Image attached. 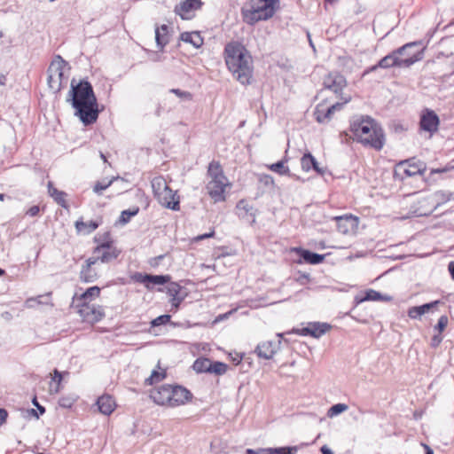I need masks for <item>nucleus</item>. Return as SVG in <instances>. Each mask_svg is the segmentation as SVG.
I'll return each mask as SVG.
<instances>
[{
  "label": "nucleus",
  "instance_id": "obj_1",
  "mask_svg": "<svg viewBox=\"0 0 454 454\" xmlns=\"http://www.w3.org/2000/svg\"><path fill=\"white\" fill-rule=\"evenodd\" d=\"M67 101L71 103L75 110V116H78L85 126L97 121L99 114L98 105L90 82L82 80L74 84V80H72Z\"/></svg>",
  "mask_w": 454,
  "mask_h": 454
},
{
  "label": "nucleus",
  "instance_id": "obj_2",
  "mask_svg": "<svg viewBox=\"0 0 454 454\" xmlns=\"http://www.w3.org/2000/svg\"><path fill=\"white\" fill-rule=\"evenodd\" d=\"M350 131L356 140L377 151L385 145V134L381 125L369 115H356L350 121Z\"/></svg>",
  "mask_w": 454,
  "mask_h": 454
},
{
  "label": "nucleus",
  "instance_id": "obj_3",
  "mask_svg": "<svg viewBox=\"0 0 454 454\" xmlns=\"http://www.w3.org/2000/svg\"><path fill=\"white\" fill-rule=\"evenodd\" d=\"M224 59L228 69L242 84L251 83L253 59L249 51L239 43H230L224 49Z\"/></svg>",
  "mask_w": 454,
  "mask_h": 454
},
{
  "label": "nucleus",
  "instance_id": "obj_4",
  "mask_svg": "<svg viewBox=\"0 0 454 454\" xmlns=\"http://www.w3.org/2000/svg\"><path fill=\"white\" fill-rule=\"evenodd\" d=\"M421 41H414L394 50L389 54L382 58L376 65L372 66L364 70L363 76H365L371 72L376 71L378 68H390V67H410L414 63L422 59V51L409 55L407 58H401L404 51L415 47H419Z\"/></svg>",
  "mask_w": 454,
  "mask_h": 454
},
{
  "label": "nucleus",
  "instance_id": "obj_5",
  "mask_svg": "<svg viewBox=\"0 0 454 454\" xmlns=\"http://www.w3.org/2000/svg\"><path fill=\"white\" fill-rule=\"evenodd\" d=\"M278 0H251L250 8L243 7L241 14L246 23L254 25L270 19L276 12Z\"/></svg>",
  "mask_w": 454,
  "mask_h": 454
},
{
  "label": "nucleus",
  "instance_id": "obj_6",
  "mask_svg": "<svg viewBox=\"0 0 454 454\" xmlns=\"http://www.w3.org/2000/svg\"><path fill=\"white\" fill-rule=\"evenodd\" d=\"M207 174L211 178L207 184L208 195L215 202L224 201L225 188L229 183L219 162L212 161L208 166Z\"/></svg>",
  "mask_w": 454,
  "mask_h": 454
},
{
  "label": "nucleus",
  "instance_id": "obj_7",
  "mask_svg": "<svg viewBox=\"0 0 454 454\" xmlns=\"http://www.w3.org/2000/svg\"><path fill=\"white\" fill-rule=\"evenodd\" d=\"M152 188L155 198L162 207L174 211L180 209L179 196L167 184L163 177L153 178Z\"/></svg>",
  "mask_w": 454,
  "mask_h": 454
},
{
  "label": "nucleus",
  "instance_id": "obj_8",
  "mask_svg": "<svg viewBox=\"0 0 454 454\" xmlns=\"http://www.w3.org/2000/svg\"><path fill=\"white\" fill-rule=\"evenodd\" d=\"M67 64L59 55H57L48 67L47 82L53 93H58L67 82V78L64 76V67Z\"/></svg>",
  "mask_w": 454,
  "mask_h": 454
},
{
  "label": "nucleus",
  "instance_id": "obj_9",
  "mask_svg": "<svg viewBox=\"0 0 454 454\" xmlns=\"http://www.w3.org/2000/svg\"><path fill=\"white\" fill-rule=\"evenodd\" d=\"M78 310L77 312L84 322L94 324L100 321L104 316V309L101 306L90 304V302L85 303H74Z\"/></svg>",
  "mask_w": 454,
  "mask_h": 454
},
{
  "label": "nucleus",
  "instance_id": "obj_10",
  "mask_svg": "<svg viewBox=\"0 0 454 454\" xmlns=\"http://www.w3.org/2000/svg\"><path fill=\"white\" fill-rule=\"evenodd\" d=\"M120 253L121 251L115 247H113L110 242H104L94 249L90 258H94L96 263L98 262L108 263L115 260Z\"/></svg>",
  "mask_w": 454,
  "mask_h": 454
},
{
  "label": "nucleus",
  "instance_id": "obj_11",
  "mask_svg": "<svg viewBox=\"0 0 454 454\" xmlns=\"http://www.w3.org/2000/svg\"><path fill=\"white\" fill-rule=\"evenodd\" d=\"M440 125V119L434 111L426 108L422 111L419 119V129L429 134L432 137L433 134L438 131Z\"/></svg>",
  "mask_w": 454,
  "mask_h": 454
},
{
  "label": "nucleus",
  "instance_id": "obj_12",
  "mask_svg": "<svg viewBox=\"0 0 454 454\" xmlns=\"http://www.w3.org/2000/svg\"><path fill=\"white\" fill-rule=\"evenodd\" d=\"M133 281L144 284L147 289H152L153 286H163L170 282L169 275H152L136 272L131 276Z\"/></svg>",
  "mask_w": 454,
  "mask_h": 454
},
{
  "label": "nucleus",
  "instance_id": "obj_13",
  "mask_svg": "<svg viewBox=\"0 0 454 454\" xmlns=\"http://www.w3.org/2000/svg\"><path fill=\"white\" fill-rule=\"evenodd\" d=\"M323 85L325 89L332 90L340 97L342 90L347 86V81L340 73L332 72L324 78Z\"/></svg>",
  "mask_w": 454,
  "mask_h": 454
},
{
  "label": "nucleus",
  "instance_id": "obj_14",
  "mask_svg": "<svg viewBox=\"0 0 454 454\" xmlns=\"http://www.w3.org/2000/svg\"><path fill=\"white\" fill-rule=\"evenodd\" d=\"M407 166L403 168V175L401 176V179L404 177L414 176L417 175H423L426 170V166L422 161H414V158L402 160L397 165V169L395 171L396 176H399L398 170L403 167Z\"/></svg>",
  "mask_w": 454,
  "mask_h": 454
},
{
  "label": "nucleus",
  "instance_id": "obj_15",
  "mask_svg": "<svg viewBox=\"0 0 454 454\" xmlns=\"http://www.w3.org/2000/svg\"><path fill=\"white\" fill-rule=\"evenodd\" d=\"M201 6V0H184L176 5L175 12L182 20H191L193 17L192 12L200 9Z\"/></svg>",
  "mask_w": 454,
  "mask_h": 454
},
{
  "label": "nucleus",
  "instance_id": "obj_16",
  "mask_svg": "<svg viewBox=\"0 0 454 454\" xmlns=\"http://www.w3.org/2000/svg\"><path fill=\"white\" fill-rule=\"evenodd\" d=\"M171 385L164 384L151 390L150 397L159 405L171 407Z\"/></svg>",
  "mask_w": 454,
  "mask_h": 454
},
{
  "label": "nucleus",
  "instance_id": "obj_17",
  "mask_svg": "<svg viewBox=\"0 0 454 454\" xmlns=\"http://www.w3.org/2000/svg\"><path fill=\"white\" fill-rule=\"evenodd\" d=\"M171 407L184 404L192 398V394L186 387L180 385H171Z\"/></svg>",
  "mask_w": 454,
  "mask_h": 454
},
{
  "label": "nucleus",
  "instance_id": "obj_18",
  "mask_svg": "<svg viewBox=\"0 0 454 454\" xmlns=\"http://www.w3.org/2000/svg\"><path fill=\"white\" fill-rule=\"evenodd\" d=\"M337 223V230L342 234H348L354 231L359 223L358 217L353 215H342L335 217Z\"/></svg>",
  "mask_w": 454,
  "mask_h": 454
},
{
  "label": "nucleus",
  "instance_id": "obj_19",
  "mask_svg": "<svg viewBox=\"0 0 454 454\" xmlns=\"http://www.w3.org/2000/svg\"><path fill=\"white\" fill-rule=\"evenodd\" d=\"M298 450V446L260 448L257 450L247 449L246 454H296Z\"/></svg>",
  "mask_w": 454,
  "mask_h": 454
},
{
  "label": "nucleus",
  "instance_id": "obj_20",
  "mask_svg": "<svg viewBox=\"0 0 454 454\" xmlns=\"http://www.w3.org/2000/svg\"><path fill=\"white\" fill-rule=\"evenodd\" d=\"M96 264L94 258L90 257L86 260L85 264L82 265L80 271V279L82 282L92 283L98 279V272L93 268Z\"/></svg>",
  "mask_w": 454,
  "mask_h": 454
},
{
  "label": "nucleus",
  "instance_id": "obj_21",
  "mask_svg": "<svg viewBox=\"0 0 454 454\" xmlns=\"http://www.w3.org/2000/svg\"><path fill=\"white\" fill-rule=\"evenodd\" d=\"M278 350V344L275 341L267 340L259 343L254 350L256 355L264 359H270Z\"/></svg>",
  "mask_w": 454,
  "mask_h": 454
},
{
  "label": "nucleus",
  "instance_id": "obj_22",
  "mask_svg": "<svg viewBox=\"0 0 454 454\" xmlns=\"http://www.w3.org/2000/svg\"><path fill=\"white\" fill-rule=\"evenodd\" d=\"M440 303H441L440 301H434L425 303L420 306L411 307L408 309V316L412 319L419 318L422 315L429 312L432 309L436 308L438 306V304H440Z\"/></svg>",
  "mask_w": 454,
  "mask_h": 454
},
{
  "label": "nucleus",
  "instance_id": "obj_23",
  "mask_svg": "<svg viewBox=\"0 0 454 454\" xmlns=\"http://www.w3.org/2000/svg\"><path fill=\"white\" fill-rule=\"evenodd\" d=\"M296 252L298 253L300 257L304 262H306L307 263H309V264H313V265L319 264L325 259V255L324 254H319L311 252V251L307 250V249L296 248Z\"/></svg>",
  "mask_w": 454,
  "mask_h": 454
},
{
  "label": "nucleus",
  "instance_id": "obj_24",
  "mask_svg": "<svg viewBox=\"0 0 454 454\" xmlns=\"http://www.w3.org/2000/svg\"><path fill=\"white\" fill-rule=\"evenodd\" d=\"M100 294V288L97 286L89 287L84 293L77 296L75 294L73 298V304L90 302L92 299L98 297Z\"/></svg>",
  "mask_w": 454,
  "mask_h": 454
},
{
  "label": "nucleus",
  "instance_id": "obj_25",
  "mask_svg": "<svg viewBox=\"0 0 454 454\" xmlns=\"http://www.w3.org/2000/svg\"><path fill=\"white\" fill-rule=\"evenodd\" d=\"M97 404L99 411L105 415H110L115 407L114 400L108 395L98 397Z\"/></svg>",
  "mask_w": 454,
  "mask_h": 454
},
{
  "label": "nucleus",
  "instance_id": "obj_26",
  "mask_svg": "<svg viewBox=\"0 0 454 454\" xmlns=\"http://www.w3.org/2000/svg\"><path fill=\"white\" fill-rule=\"evenodd\" d=\"M180 39L184 43H191L196 49L203 44V38L199 32H184L181 34Z\"/></svg>",
  "mask_w": 454,
  "mask_h": 454
},
{
  "label": "nucleus",
  "instance_id": "obj_27",
  "mask_svg": "<svg viewBox=\"0 0 454 454\" xmlns=\"http://www.w3.org/2000/svg\"><path fill=\"white\" fill-rule=\"evenodd\" d=\"M168 27L167 25H161L155 29V41L160 50L168 43Z\"/></svg>",
  "mask_w": 454,
  "mask_h": 454
},
{
  "label": "nucleus",
  "instance_id": "obj_28",
  "mask_svg": "<svg viewBox=\"0 0 454 454\" xmlns=\"http://www.w3.org/2000/svg\"><path fill=\"white\" fill-rule=\"evenodd\" d=\"M48 192H49L50 196L59 205H60L62 207H65V208L67 207V203L66 200L67 193L62 191H59L57 188H55L53 186V184L51 182L48 184Z\"/></svg>",
  "mask_w": 454,
  "mask_h": 454
},
{
  "label": "nucleus",
  "instance_id": "obj_29",
  "mask_svg": "<svg viewBox=\"0 0 454 454\" xmlns=\"http://www.w3.org/2000/svg\"><path fill=\"white\" fill-rule=\"evenodd\" d=\"M98 223L93 220L83 222L82 219L75 222V229L78 232L90 234L98 227Z\"/></svg>",
  "mask_w": 454,
  "mask_h": 454
},
{
  "label": "nucleus",
  "instance_id": "obj_30",
  "mask_svg": "<svg viewBox=\"0 0 454 454\" xmlns=\"http://www.w3.org/2000/svg\"><path fill=\"white\" fill-rule=\"evenodd\" d=\"M314 116L317 122L325 123L331 120L333 114L331 109H325L323 105H317L314 111Z\"/></svg>",
  "mask_w": 454,
  "mask_h": 454
},
{
  "label": "nucleus",
  "instance_id": "obj_31",
  "mask_svg": "<svg viewBox=\"0 0 454 454\" xmlns=\"http://www.w3.org/2000/svg\"><path fill=\"white\" fill-rule=\"evenodd\" d=\"M330 328L331 325L326 323H310V336L314 338H319L323 334H325Z\"/></svg>",
  "mask_w": 454,
  "mask_h": 454
},
{
  "label": "nucleus",
  "instance_id": "obj_32",
  "mask_svg": "<svg viewBox=\"0 0 454 454\" xmlns=\"http://www.w3.org/2000/svg\"><path fill=\"white\" fill-rule=\"evenodd\" d=\"M211 360L206 357H200L195 360L192 368L198 373L207 372L209 373Z\"/></svg>",
  "mask_w": 454,
  "mask_h": 454
},
{
  "label": "nucleus",
  "instance_id": "obj_33",
  "mask_svg": "<svg viewBox=\"0 0 454 454\" xmlns=\"http://www.w3.org/2000/svg\"><path fill=\"white\" fill-rule=\"evenodd\" d=\"M287 160H281L276 163H273L271 165L269 166V168L273 171V172H276L279 175H288L289 176H294L295 177L296 179H299L298 176H295L294 175L291 174L290 173V169L288 167L285 166V163L286 162Z\"/></svg>",
  "mask_w": 454,
  "mask_h": 454
},
{
  "label": "nucleus",
  "instance_id": "obj_34",
  "mask_svg": "<svg viewBox=\"0 0 454 454\" xmlns=\"http://www.w3.org/2000/svg\"><path fill=\"white\" fill-rule=\"evenodd\" d=\"M390 296H384L380 292L375 291L373 289H369L365 292V295L364 298L360 299L359 301H390Z\"/></svg>",
  "mask_w": 454,
  "mask_h": 454
},
{
  "label": "nucleus",
  "instance_id": "obj_35",
  "mask_svg": "<svg viewBox=\"0 0 454 454\" xmlns=\"http://www.w3.org/2000/svg\"><path fill=\"white\" fill-rule=\"evenodd\" d=\"M228 364L220 361H211L209 373L223 375L227 372Z\"/></svg>",
  "mask_w": 454,
  "mask_h": 454
},
{
  "label": "nucleus",
  "instance_id": "obj_36",
  "mask_svg": "<svg viewBox=\"0 0 454 454\" xmlns=\"http://www.w3.org/2000/svg\"><path fill=\"white\" fill-rule=\"evenodd\" d=\"M138 212H139L138 207H134L132 208L123 210L119 218V223L121 224L128 223L129 222L130 218L132 216L137 215L138 214Z\"/></svg>",
  "mask_w": 454,
  "mask_h": 454
},
{
  "label": "nucleus",
  "instance_id": "obj_37",
  "mask_svg": "<svg viewBox=\"0 0 454 454\" xmlns=\"http://www.w3.org/2000/svg\"><path fill=\"white\" fill-rule=\"evenodd\" d=\"M315 163L316 159L310 153H304L301 159V168L307 172L312 169V166L315 165Z\"/></svg>",
  "mask_w": 454,
  "mask_h": 454
},
{
  "label": "nucleus",
  "instance_id": "obj_38",
  "mask_svg": "<svg viewBox=\"0 0 454 454\" xmlns=\"http://www.w3.org/2000/svg\"><path fill=\"white\" fill-rule=\"evenodd\" d=\"M77 399L78 396L74 394L63 395L59 399V405L62 408H71Z\"/></svg>",
  "mask_w": 454,
  "mask_h": 454
},
{
  "label": "nucleus",
  "instance_id": "obj_39",
  "mask_svg": "<svg viewBox=\"0 0 454 454\" xmlns=\"http://www.w3.org/2000/svg\"><path fill=\"white\" fill-rule=\"evenodd\" d=\"M348 409V406L345 403H336L330 407V409L327 411V416L330 418H333L334 416H337L343 411H347Z\"/></svg>",
  "mask_w": 454,
  "mask_h": 454
},
{
  "label": "nucleus",
  "instance_id": "obj_40",
  "mask_svg": "<svg viewBox=\"0 0 454 454\" xmlns=\"http://www.w3.org/2000/svg\"><path fill=\"white\" fill-rule=\"evenodd\" d=\"M165 377H166L165 372H160L153 370L152 372L151 376L148 377L147 379H145V385H153L155 382L161 381Z\"/></svg>",
  "mask_w": 454,
  "mask_h": 454
},
{
  "label": "nucleus",
  "instance_id": "obj_41",
  "mask_svg": "<svg viewBox=\"0 0 454 454\" xmlns=\"http://www.w3.org/2000/svg\"><path fill=\"white\" fill-rule=\"evenodd\" d=\"M115 178L113 177L112 179L108 180V181H102V182H97L93 187V192L98 193V194H101V192L107 189L114 182Z\"/></svg>",
  "mask_w": 454,
  "mask_h": 454
},
{
  "label": "nucleus",
  "instance_id": "obj_42",
  "mask_svg": "<svg viewBox=\"0 0 454 454\" xmlns=\"http://www.w3.org/2000/svg\"><path fill=\"white\" fill-rule=\"evenodd\" d=\"M341 102H336L335 104L332 105L331 106L327 107L328 109H331V113L333 114L335 111H340L343 106L347 103H348L351 99L350 96H340V97Z\"/></svg>",
  "mask_w": 454,
  "mask_h": 454
},
{
  "label": "nucleus",
  "instance_id": "obj_43",
  "mask_svg": "<svg viewBox=\"0 0 454 454\" xmlns=\"http://www.w3.org/2000/svg\"><path fill=\"white\" fill-rule=\"evenodd\" d=\"M181 289L182 287L179 284L176 282H171L167 287V293L171 298H175L180 296Z\"/></svg>",
  "mask_w": 454,
  "mask_h": 454
},
{
  "label": "nucleus",
  "instance_id": "obj_44",
  "mask_svg": "<svg viewBox=\"0 0 454 454\" xmlns=\"http://www.w3.org/2000/svg\"><path fill=\"white\" fill-rule=\"evenodd\" d=\"M237 208L239 210H243L246 214L250 213L254 216L252 223L255 222L254 215L251 213V211L253 210V207L250 206L245 200H241L237 203Z\"/></svg>",
  "mask_w": 454,
  "mask_h": 454
},
{
  "label": "nucleus",
  "instance_id": "obj_45",
  "mask_svg": "<svg viewBox=\"0 0 454 454\" xmlns=\"http://www.w3.org/2000/svg\"><path fill=\"white\" fill-rule=\"evenodd\" d=\"M170 318H171V317L168 314L160 315V316L157 317L156 318H154L152 321L151 325H152V326H160L162 325H166L167 323H168L170 321Z\"/></svg>",
  "mask_w": 454,
  "mask_h": 454
},
{
  "label": "nucleus",
  "instance_id": "obj_46",
  "mask_svg": "<svg viewBox=\"0 0 454 454\" xmlns=\"http://www.w3.org/2000/svg\"><path fill=\"white\" fill-rule=\"evenodd\" d=\"M169 92L174 93L183 100H192V95L189 91L181 90L180 89H171Z\"/></svg>",
  "mask_w": 454,
  "mask_h": 454
},
{
  "label": "nucleus",
  "instance_id": "obj_47",
  "mask_svg": "<svg viewBox=\"0 0 454 454\" xmlns=\"http://www.w3.org/2000/svg\"><path fill=\"white\" fill-rule=\"evenodd\" d=\"M63 379V374L58 369H54L52 380L57 383V387L55 388V392L58 393L60 389L59 386Z\"/></svg>",
  "mask_w": 454,
  "mask_h": 454
},
{
  "label": "nucleus",
  "instance_id": "obj_48",
  "mask_svg": "<svg viewBox=\"0 0 454 454\" xmlns=\"http://www.w3.org/2000/svg\"><path fill=\"white\" fill-rule=\"evenodd\" d=\"M448 325V317L447 316H442L438 319V322L436 325L434 326V329L439 331V333H442Z\"/></svg>",
  "mask_w": 454,
  "mask_h": 454
},
{
  "label": "nucleus",
  "instance_id": "obj_49",
  "mask_svg": "<svg viewBox=\"0 0 454 454\" xmlns=\"http://www.w3.org/2000/svg\"><path fill=\"white\" fill-rule=\"evenodd\" d=\"M259 181L261 184H262L265 186H273L274 185V179L270 175H261L259 176Z\"/></svg>",
  "mask_w": 454,
  "mask_h": 454
},
{
  "label": "nucleus",
  "instance_id": "obj_50",
  "mask_svg": "<svg viewBox=\"0 0 454 454\" xmlns=\"http://www.w3.org/2000/svg\"><path fill=\"white\" fill-rule=\"evenodd\" d=\"M434 196L442 202H446L450 200V194L446 193L443 191H439L434 193Z\"/></svg>",
  "mask_w": 454,
  "mask_h": 454
},
{
  "label": "nucleus",
  "instance_id": "obj_51",
  "mask_svg": "<svg viewBox=\"0 0 454 454\" xmlns=\"http://www.w3.org/2000/svg\"><path fill=\"white\" fill-rule=\"evenodd\" d=\"M421 44H423V43H421ZM424 49H425V47L423 45H420L419 47H415V48H412L411 50H408L407 51H404L403 53V55L400 56V57L401 58H407V57H409V55H411L412 53H416V52H418L419 51H422V54H423L424 53Z\"/></svg>",
  "mask_w": 454,
  "mask_h": 454
},
{
  "label": "nucleus",
  "instance_id": "obj_52",
  "mask_svg": "<svg viewBox=\"0 0 454 454\" xmlns=\"http://www.w3.org/2000/svg\"><path fill=\"white\" fill-rule=\"evenodd\" d=\"M39 211L40 208L38 206H32L27 210L26 215L29 216H36L39 214Z\"/></svg>",
  "mask_w": 454,
  "mask_h": 454
},
{
  "label": "nucleus",
  "instance_id": "obj_53",
  "mask_svg": "<svg viewBox=\"0 0 454 454\" xmlns=\"http://www.w3.org/2000/svg\"><path fill=\"white\" fill-rule=\"evenodd\" d=\"M214 235H215V231H211L208 233H204V234L199 235V236L195 237L193 239H194V241H200L205 239L212 238V237H214Z\"/></svg>",
  "mask_w": 454,
  "mask_h": 454
},
{
  "label": "nucleus",
  "instance_id": "obj_54",
  "mask_svg": "<svg viewBox=\"0 0 454 454\" xmlns=\"http://www.w3.org/2000/svg\"><path fill=\"white\" fill-rule=\"evenodd\" d=\"M442 337L440 334L434 335L431 340V346L436 348L442 342Z\"/></svg>",
  "mask_w": 454,
  "mask_h": 454
},
{
  "label": "nucleus",
  "instance_id": "obj_55",
  "mask_svg": "<svg viewBox=\"0 0 454 454\" xmlns=\"http://www.w3.org/2000/svg\"><path fill=\"white\" fill-rule=\"evenodd\" d=\"M183 300H184L183 296H177V297H175V298L172 297L171 300H170L172 307H174L175 309H177Z\"/></svg>",
  "mask_w": 454,
  "mask_h": 454
},
{
  "label": "nucleus",
  "instance_id": "obj_56",
  "mask_svg": "<svg viewBox=\"0 0 454 454\" xmlns=\"http://www.w3.org/2000/svg\"><path fill=\"white\" fill-rule=\"evenodd\" d=\"M8 412L5 409L0 408V426L6 422Z\"/></svg>",
  "mask_w": 454,
  "mask_h": 454
},
{
  "label": "nucleus",
  "instance_id": "obj_57",
  "mask_svg": "<svg viewBox=\"0 0 454 454\" xmlns=\"http://www.w3.org/2000/svg\"><path fill=\"white\" fill-rule=\"evenodd\" d=\"M309 279V275L308 273H300L299 278H297V282L301 285H304L307 280Z\"/></svg>",
  "mask_w": 454,
  "mask_h": 454
},
{
  "label": "nucleus",
  "instance_id": "obj_58",
  "mask_svg": "<svg viewBox=\"0 0 454 454\" xmlns=\"http://www.w3.org/2000/svg\"><path fill=\"white\" fill-rule=\"evenodd\" d=\"M32 403L34 404V406L37 408L41 415H43L45 412V408L37 402L36 397L33 398Z\"/></svg>",
  "mask_w": 454,
  "mask_h": 454
},
{
  "label": "nucleus",
  "instance_id": "obj_59",
  "mask_svg": "<svg viewBox=\"0 0 454 454\" xmlns=\"http://www.w3.org/2000/svg\"><path fill=\"white\" fill-rule=\"evenodd\" d=\"M312 169H314L317 174L322 175V176L325 173V169L318 166V163L317 160H316L315 165L312 166Z\"/></svg>",
  "mask_w": 454,
  "mask_h": 454
},
{
  "label": "nucleus",
  "instance_id": "obj_60",
  "mask_svg": "<svg viewBox=\"0 0 454 454\" xmlns=\"http://www.w3.org/2000/svg\"><path fill=\"white\" fill-rule=\"evenodd\" d=\"M320 451L322 454H334L327 445H323L320 449Z\"/></svg>",
  "mask_w": 454,
  "mask_h": 454
},
{
  "label": "nucleus",
  "instance_id": "obj_61",
  "mask_svg": "<svg viewBox=\"0 0 454 454\" xmlns=\"http://www.w3.org/2000/svg\"><path fill=\"white\" fill-rule=\"evenodd\" d=\"M421 446L424 448L425 450V454H434V450H432V448L427 445V443H424V442H421Z\"/></svg>",
  "mask_w": 454,
  "mask_h": 454
},
{
  "label": "nucleus",
  "instance_id": "obj_62",
  "mask_svg": "<svg viewBox=\"0 0 454 454\" xmlns=\"http://www.w3.org/2000/svg\"><path fill=\"white\" fill-rule=\"evenodd\" d=\"M28 416H33L35 419H39V415L35 409H28L26 411Z\"/></svg>",
  "mask_w": 454,
  "mask_h": 454
},
{
  "label": "nucleus",
  "instance_id": "obj_63",
  "mask_svg": "<svg viewBox=\"0 0 454 454\" xmlns=\"http://www.w3.org/2000/svg\"><path fill=\"white\" fill-rule=\"evenodd\" d=\"M310 324L307 326V327H303L301 330V335H310Z\"/></svg>",
  "mask_w": 454,
  "mask_h": 454
},
{
  "label": "nucleus",
  "instance_id": "obj_64",
  "mask_svg": "<svg viewBox=\"0 0 454 454\" xmlns=\"http://www.w3.org/2000/svg\"><path fill=\"white\" fill-rule=\"evenodd\" d=\"M449 271L451 275V278L454 279V262H450L448 266Z\"/></svg>",
  "mask_w": 454,
  "mask_h": 454
}]
</instances>
